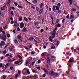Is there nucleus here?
Wrapping results in <instances>:
<instances>
[{
	"instance_id": "1",
	"label": "nucleus",
	"mask_w": 79,
	"mask_h": 79,
	"mask_svg": "<svg viewBox=\"0 0 79 79\" xmlns=\"http://www.w3.org/2000/svg\"><path fill=\"white\" fill-rule=\"evenodd\" d=\"M5 45V42L3 41H2L0 44V47H2L3 46Z\"/></svg>"
},
{
	"instance_id": "2",
	"label": "nucleus",
	"mask_w": 79,
	"mask_h": 79,
	"mask_svg": "<svg viewBox=\"0 0 79 79\" xmlns=\"http://www.w3.org/2000/svg\"><path fill=\"white\" fill-rule=\"evenodd\" d=\"M1 39L2 40H3V41H6V40L7 39L6 36H3L2 35Z\"/></svg>"
},
{
	"instance_id": "3",
	"label": "nucleus",
	"mask_w": 79,
	"mask_h": 79,
	"mask_svg": "<svg viewBox=\"0 0 79 79\" xmlns=\"http://www.w3.org/2000/svg\"><path fill=\"white\" fill-rule=\"evenodd\" d=\"M50 75H54V76H56L57 73H55L53 71H51L49 72Z\"/></svg>"
},
{
	"instance_id": "4",
	"label": "nucleus",
	"mask_w": 79,
	"mask_h": 79,
	"mask_svg": "<svg viewBox=\"0 0 79 79\" xmlns=\"http://www.w3.org/2000/svg\"><path fill=\"white\" fill-rule=\"evenodd\" d=\"M24 24H23V23L22 22L20 23V28L21 29H23L24 27Z\"/></svg>"
},
{
	"instance_id": "5",
	"label": "nucleus",
	"mask_w": 79,
	"mask_h": 79,
	"mask_svg": "<svg viewBox=\"0 0 79 79\" xmlns=\"http://www.w3.org/2000/svg\"><path fill=\"white\" fill-rule=\"evenodd\" d=\"M28 69L27 68H25L23 69V73H26V72H27V71Z\"/></svg>"
},
{
	"instance_id": "6",
	"label": "nucleus",
	"mask_w": 79,
	"mask_h": 79,
	"mask_svg": "<svg viewBox=\"0 0 79 79\" xmlns=\"http://www.w3.org/2000/svg\"><path fill=\"white\" fill-rule=\"evenodd\" d=\"M47 62L48 64H50V58L49 57L47 58Z\"/></svg>"
},
{
	"instance_id": "7",
	"label": "nucleus",
	"mask_w": 79,
	"mask_h": 79,
	"mask_svg": "<svg viewBox=\"0 0 79 79\" xmlns=\"http://www.w3.org/2000/svg\"><path fill=\"white\" fill-rule=\"evenodd\" d=\"M55 27L56 28H57V27H61V24H56L55 25Z\"/></svg>"
},
{
	"instance_id": "8",
	"label": "nucleus",
	"mask_w": 79,
	"mask_h": 79,
	"mask_svg": "<svg viewBox=\"0 0 79 79\" xmlns=\"http://www.w3.org/2000/svg\"><path fill=\"white\" fill-rule=\"evenodd\" d=\"M22 31L23 32H27V29H26V28H24L22 29Z\"/></svg>"
},
{
	"instance_id": "9",
	"label": "nucleus",
	"mask_w": 79,
	"mask_h": 79,
	"mask_svg": "<svg viewBox=\"0 0 79 79\" xmlns=\"http://www.w3.org/2000/svg\"><path fill=\"white\" fill-rule=\"evenodd\" d=\"M56 34V33L55 32L53 31L52 33V39H54L55 38V35Z\"/></svg>"
},
{
	"instance_id": "10",
	"label": "nucleus",
	"mask_w": 79,
	"mask_h": 79,
	"mask_svg": "<svg viewBox=\"0 0 79 79\" xmlns=\"http://www.w3.org/2000/svg\"><path fill=\"white\" fill-rule=\"evenodd\" d=\"M60 21V19H57L56 20H55V24H56L58 23L59 22V21Z\"/></svg>"
},
{
	"instance_id": "11",
	"label": "nucleus",
	"mask_w": 79,
	"mask_h": 79,
	"mask_svg": "<svg viewBox=\"0 0 79 79\" xmlns=\"http://www.w3.org/2000/svg\"><path fill=\"white\" fill-rule=\"evenodd\" d=\"M15 61V59H13L12 60H8V62H9V63H11V62H13V61Z\"/></svg>"
},
{
	"instance_id": "12",
	"label": "nucleus",
	"mask_w": 79,
	"mask_h": 79,
	"mask_svg": "<svg viewBox=\"0 0 79 79\" xmlns=\"http://www.w3.org/2000/svg\"><path fill=\"white\" fill-rule=\"evenodd\" d=\"M73 18H74V16L73 15H71L70 17V19H73Z\"/></svg>"
},
{
	"instance_id": "13",
	"label": "nucleus",
	"mask_w": 79,
	"mask_h": 79,
	"mask_svg": "<svg viewBox=\"0 0 79 79\" xmlns=\"http://www.w3.org/2000/svg\"><path fill=\"white\" fill-rule=\"evenodd\" d=\"M21 33H20L19 35H18L17 36V38L19 39L21 38Z\"/></svg>"
},
{
	"instance_id": "14",
	"label": "nucleus",
	"mask_w": 79,
	"mask_h": 79,
	"mask_svg": "<svg viewBox=\"0 0 79 79\" xmlns=\"http://www.w3.org/2000/svg\"><path fill=\"white\" fill-rule=\"evenodd\" d=\"M32 2L34 4H36V3H37V0H35L33 1Z\"/></svg>"
},
{
	"instance_id": "15",
	"label": "nucleus",
	"mask_w": 79,
	"mask_h": 79,
	"mask_svg": "<svg viewBox=\"0 0 79 79\" xmlns=\"http://www.w3.org/2000/svg\"><path fill=\"white\" fill-rule=\"evenodd\" d=\"M73 60V58H71L69 60V61L70 63H72Z\"/></svg>"
},
{
	"instance_id": "16",
	"label": "nucleus",
	"mask_w": 79,
	"mask_h": 79,
	"mask_svg": "<svg viewBox=\"0 0 79 79\" xmlns=\"http://www.w3.org/2000/svg\"><path fill=\"white\" fill-rule=\"evenodd\" d=\"M27 60L28 61H29V62H31V61H32V58L29 57V58H28Z\"/></svg>"
},
{
	"instance_id": "17",
	"label": "nucleus",
	"mask_w": 79,
	"mask_h": 79,
	"mask_svg": "<svg viewBox=\"0 0 79 79\" xmlns=\"http://www.w3.org/2000/svg\"><path fill=\"white\" fill-rule=\"evenodd\" d=\"M3 29L5 30V29H8V25H7L5 27H3Z\"/></svg>"
},
{
	"instance_id": "18",
	"label": "nucleus",
	"mask_w": 79,
	"mask_h": 79,
	"mask_svg": "<svg viewBox=\"0 0 79 79\" xmlns=\"http://www.w3.org/2000/svg\"><path fill=\"white\" fill-rule=\"evenodd\" d=\"M26 73L28 74H31L30 72H29V70L28 69Z\"/></svg>"
},
{
	"instance_id": "19",
	"label": "nucleus",
	"mask_w": 79,
	"mask_h": 79,
	"mask_svg": "<svg viewBox=\"0 0 79 79\" xmlns=\"http://www.w3.org/2000/svg\"><path fill=\"white\" fill-rule=\"evenodd\" d=\"M9 65H10V63H7L6 64V65L5 66V67L6 68H8V66H9Z\"/></svg>"
},
{
	"instance_id": "20",
	"label": "nucleus",
	"mask_w": 79,
	"mask_h": 79,
	"mask_svg": "<svg viewBox=\"0 0 79 79\" xmlns=\"http://www.w3.org/2000/svg\"><path fill=\"white\" fill-rule=\"evenodd\" d=\"M34 40V38L33 37H31L28 40Z\"/></svg>"
},
{
	"instance_id": "21",
	"label": "nucleus",
	"mask_w": 79,
	"mask_h": 79,
	"mask_svg": "<svg viewBox=\"0 0 79 79\" xmlns=\"http://www.w3.org/2000/svg\"><path fill=\"white\" fill-rule=\"evenodd\" d=\"M19 21H21L23 20V17H21L19 19Z\"/></svg>"
},
{
	"instance_id": "22",
	"label": "nucleus",
	"mask_w": 79,
	"mask_h": 79,
	"mask_svg": "<svg viewBox=\"0 0 79 79\" xmlns=\"http://www.w3.org/2000/svg\"><path fill=\"white\" fill-rule=\"evenodd\" d=\"M55 8H56V6H53V11H56V9H55Z\"/></svg>"
},
{
	"instance_id": "23",
	"label": "nucleus",
	"mask_w": 79,
	"mask_h": 79,
	"mask_svg": "<svg viewBox=\"0 0 79 79\" xmlns=\"http://www.w3.org/2000/svg\"><path fill=\"white\" fill-rule=\"evenodd\" d=\"M34 24L35 26H36V25H38L39 24H38V22H34Z\"/></svg>"
},
{
	"instance_id": "24",
	"label": "nucleus",
	"mask_w": 79,
	"mask_h": 79,
	"mask_svg": "<svg viewBox=\"0 0 79 79\" xmlns=\"http://www.w3.org/2000/svg\"><path fill=\"white\" fill-rule=\"evenodd\" d=\"M24 19L25 20V21H26V22H28V19H27L26 18L24 17Z\"/></svg>"
},
{
	"instance_id": "25",
	"label": "nucleus",
	"mask_w": 79,
	"mask_h": 79,
	"mask_svg": "<svg viewBox=\"0 0 79 79\" xmlns=\"http://www.w3.org/2000/svg\"><path fill=\"white\" fill-rule=\"evenodd\" d=\"M72 11H76V9H71Z\"/></svg>"
},
{
	"instance_id": "26",
	"label": "nucleus",
	"mask_w": 79,
	"mask_h": 79,
	"mask_svg": "<svg viewBox=\"0 0 79 79\" xmlns=\"http://www.w3.org/2000/svg\"><path fill=\"white\" fill-rule=\"evenodd\" d=\"M17 57H18L19 58H20V59H22V57H21L20 55H17Z\"/></svg>"
},
{
	"instance_id": "27",
	"label": "nucleus",
	"mask_w": 79,
	"mask_h": 79,
	"mask_svg": "<svg viewBox=\"0 0 79 79\" xmlns=\"http://www.w3.org/2000/svg\"><path fill=\"white\" fill-rule=\"evenodd\" d=\"M12 0H9L8 2H7V4H9L11 3Z\"/></svg>"
},
{
	"instance_id": "28",
	"label": "nucleus",
	"mask_w": 79,
	"mask_h": 79,
	"mask_svg": "<svg viewBox=\"0 0 79 79\" xmlns=\"http://www.w3.org/2000/svg\"><path fill=\"white\" fill-rule=\"evenodd\" d=\"M34 63H35V62H33L30 64V65L31 66H33L34 64Z\"/></svg>"
},
{
	"instance_id": "29",
	"label": "nucleus",
	"mask_w": 79,
	"mask_h": 79,
	"mask_svg": "<svg viewBox=\"0 0 79 79\" xmlns=\"http://www.w3.org/2000/svg\"><path fill=\"white\" fill-rule=\"evenodd\" d=\"M2 77L3 79H5L6 78V76L5 75H3L1 77V78Z\"/></svg>"
},
{
	"instance_id": "30",
	"label": "nucleus",
	"mask_w": 79,
	"mask_h": 79,
	"mask_svg": "<svg viewBox=\"0 0 79 79\" xmlns=\"http://www.w3.org/2000/svg\"><path fill=\"white\" fill-rule=\"evenodd\" d=\"M43 11V9H42L40 10V13H42V12Z\"/></svg>"
},
{
	"instance_id": "31",
	"label": "nucleus",
	"mask_w": 79,
	"mask_h": 79,
	"mask_svg": "<svg viewBox=\"0 0 79 79\" xmlns=\"http://www.w3.org/2000/svg\"><path fill=\"white\" fill-rule=\"evenodd\" d=\"M14 42L15 43H18V41H17L16 40H15V39L14 40Z\"/></svg>"
},
{
	"instance_id": "32",
	"label": "nucleus",
	"mask_w": 79,
	"mask_h": 79,
	"mask_svg": "<svg viewBox=\"0 0 79 79\" xmlns=\"http://www.w3.org/2000/svg\"><path fill=\"white\" fill-rule=\"evenodd\" d=\"M49 41H50V42H53V40H52V37H50L49 38Z\"/></svg>"
},
{
	"instance_id": "33",
	"label": "nucleus",
	"mask_w": 79,
	"mask_h": 79,
	"mask_svg": "<svg viewBox=\"0 0 79 79\" xmlns=\"http://www.w3.org/2000/svg\"><path fill=\"white\" fill-rule=\"evenodd\" d=\"M55 47L54 46H52L50 48V49H55Z\"/></svg>"
},
{
	"instance_id": "34",
	"label": "nucleus",
	"mask_w": 79,
	"mask_h": 79,
	"mask_svg": "<svg viewBox=\"0 0 79 79\" xmlns=\"http://www.w3.org/2000/svg\"><path fill=\"white\" fill-rule=\"evenodd\" d=\"M56 10H60V9L59 8V7H58V6H56Z\"/></svg>"
},
{
	"instance_id": "35",
	"label": "nucleus",
	"mask_w": 79,
	"mask_h": 79,
	"mask_svg": "<svg viewBox=\"0 0 79 79\" xmlns=\"http://www.w3.org/2000/svg\"><path fill=\"white\" fill-rule=\"evenodd\" d=\"M45 72L46 74H48V72L47 70L45 71Z\"/></svg>"
},
{
	"instance_id": "36",
	"label": "nucleus",
	"mask_w": 79,
	"mask_h": 79,
	"mask_svg": "<svg viewBox=\"0 0 79 79\" xmlns=\"http://www.w3.org/2000/svg\"><path fill=\"white\" fill-rule=\"evenodd\" d=\"M51 58H56V57L54 56H51Z\"/></svg>"
},
{
	"instance_id": "37",
	"label": "nucleus",
	"mask_w": 79,
	"mask_h": 79,
	"mask_svg": "<svg viewBox=\"0 0 79 79\" xmlns=\"http://www.w3.org/2000/svg\"><path fill=\"white\" fill-rule=\"evenodd\" d=\"M42 69L43 70V71H44V72L46 71V70H47V69L44 68H42Z\"/></svg>"
},
{
	"instance_id": "38",
	"label": "nucleus",
	"mask_w": 79,
	"mask_h": 79,
	"mask_svg": "<svg viewBox=\"0 0 79 79\" xmlns=\"http://www.w3.org/2000/svg\"><path fill=\"white\" fill-rule=\"evenodd\" d=\"M43 6V4L42 3H41L40 5V8H42V6Z\"/></svg>"
},
{
	"instance_id": "39",
	"label": "nucleus",
	"mask_w": 79,
	"mask_h": 79,
	"mask_svg": "<svg viewBox=\"0 0 79 79\" xmlns=\"http://www.w3.org/2000/svg\"><path fill=\"white\" fill-rule=\"evenodd\" d=\"M70 5H72V0H69Z\"/></svg>"
},
{
	"instance_id": "40",
	"label": "nucleus",
	"mask_w": 79,
	"mask_h": 79,
	"mask_svg": "<svg viewBox=\"0 0 79 79\" xmlns=\"http://www.w3.org/2000/svg\"><path fill=\"white\" fill-rule=\"evenodd\" d=\"M14 3L15 5V6H18V4H17V3H16V2H14Z\"/></svg>"
},
{
	"instance_id": "41",
	"label": "nucleus",
	"mask_w": 79,
	"mask_h": 79,
	"mask_svg": "<svg viewBox=\"0 0 79 79\" xmlns=\"http://www.w3.org/2000/svg\"><path fill=\"white\" fill-rule=\"evenodd\" d=\"M66 18H67V19H69V15L68 14L67 15V16H66Z\"/></svg>"
},
{
	"instance_id": "42",
	"label": "nucleus",
	"mask_w": 79,
	"mask_h": 79,
	"mask_svg": "<svg viewBox=\"0 0 79 79\" xmlns=\"http://www.w3.org/2000/svg\"><path fill=\"white\" fill-rule=\"evenodd\" d=\"M7 37H8V38L10 37V35L9 34H7Z\"/></svg>"
},
{
	"instance_id": "43",
	"label": "nucleus",
	"mask_w": 79,
	"mask_h": 79,
	"mask_svg": "<svg viewBox=\"0 0 79 79\" xmlns=\"http://www.w3.org/2000/svg\"><path fill=\"white\" fill-rule=\"evenodd\" d=\"M33 73H37V71L36 70H32Z\"/></svg>"
},
{
	"instance_id": "44",
	"label": "nucleus",
	"mask_w": 79,
	"mask_h": 79,
	"mask_svg": "<svg viewBox=\"0 0 79 79\" xmlns=\"http://www.w3.org/2000/svg\"><path fill=\"white\" fill-rule=\"evenodd\" d=\"M19 63V62L18 61H17L16 62H15V64H18Z\"/></svg>"
},
{
	"instance_id": "45",
	"label": "nucleus",
	"mask_w": 79,
	"mask_h": 79,
	"mask_svg": "<svg viewBox=\"0 0 79 79\" xmlns=\"http://www.w3.org/2000/svg\"><path fill=\"white\" fill-rule=\"evenodd\" d=\"M41 63V61H40V60H39L38 61V63L39 64L40 63Z\"/></svg>"
},
{
	"instance_id": "46",
	"label": "nucleus",
	"mask_w": 79,
	"mask_h": 79,
	"mask_svg": "<svg viewBox=\"0 0 79 79\" xmlns=\"http://www.w3.org/2000/svg\"><path fill=\"white\" fill-rule=\"evenodd\" d=\"M2 15H3V14H2V12H0V17H2Z\"/></svg>"
},
{
	"instance_id": "47",
	"label": "nucleus",
	"mask_w": 79,
	"mask_h": 79,
	"mask_svg": "<svg viewBox=\"0 0 79 79\" xmlns=\"http://www.w3.org/2000/svg\"><path fill=\"white\" fill-rule=\"evenodd\" d=\"M27 64H28V62H26L25 64V66H27Z\"/></svg>"
},
{
	"instance_id": "48",
	"label": "nucleus",
	"mask_w": 79,
	"mask_h": 79,
	"mask_svg": "<svg viewBox=\"0 0 79 79\" xmlns=\"http://www.w3.org/2000/svg\"><path fill=\"white\" fill-rule=\"evenodd\" d=\"M5 10V8L2 7L1 8V11H2V10Z\"/></svg>"
},
{
	"instance_id": "49",
	"label": "nucleus",
	"mask_w": 79,
	"mask_h": 79,
	"mask_svg": "<svg viewBox=\"0 0 79 79\" xmlns=\"http://www.w3.org/2000/svg\"><path fill=\"white\" fill-rule=\"evenodd\" d=\"M18 7L20 8H23V7L19 5H18Z\"/></svg>"
},
{
	"instance_id": "50",
	"label": "nucleus",
	"mask_w": 79,
	"mask_h": 79,
	"mask_svg": "<svg viewBox=\"0 0 79 79\" xmlns=\"http://www.w3.org/2000/svg\"><path fill=\"white\" fill-rule=\"evenodd\" d=\"M3 53H4V54H6V51H4V52H3Z\"/></svg>"
},
{
	"instance_id": "51",
	"label": "nucleus",
	"mask_w": 79,
	"mask_h": 79,
	"mask_svg": "<svg viewBox=\"0 0 79 79\" xmlns=\"http://www.w3.org/2000/svg\"><path fill=\"white\" fill-rule=\"evenodd\" d=\"M45 20V19L44 18H43L42 20V22L44 23Z\"/></svg>"
},
{
	"instance_id": "52",
	"label": "nucleus",
	"mask_w": 79,
	"mask_h": 79,
	"mask_svg": "<svg viewBox=\"0 0 79 79\" xmlns=\"http://www.w3.org/2000/svg\"><path fill=\"white\" fill-rule=\"evenodd\" d=\"M65 19H63L62 20V23H63V24H64V22H65Z\"/></svg>"
},
{
	"instance_id": "53",
	"label": "nucleus",
	"mask_w": 79,
	"mask_h": 79,
	"mask_svg": "<svg viewBox=\"0 0 79 79\" xmlns=\"http://www.w3.org/2000/svg\"><path fill=\"white\" fill-rule=\"evenodd\" d=\"M35 53V52L33 51L31 52V55H34Z\"/></svg>"
},
{
	"instance_id": "54",
	"label": "nucleus",
	"mask_w": 79,
	"mask_h": 79,
	"mask_svg": "<svg viewBox=\"0 0 79 79\" xmlns=\"http://www.w3.org/2000/svg\"><path fill=\"white\" fill-rule=\"evenodd\" d=\"M11 15L12 16H14V13L13 11H11Z\"/></svg>"
},
{
	"instance_id": "55",
	"label": "nucleus",
	"mask_w": 79,
	"mask_h": 79,
	"mask_svg": "<svg viewBox=\"0 0 79 79\" xmlns=\"http://www.w3.org/2000/svg\"><path fill=\"white\" fill-rule=\"evenodd\" d=\"M41 56H45V53H43L42 54H41Z\"/></svg>"
},
{
	"instance_id": "56",
	"label": "nucleus",
	"mask_w": 79,
	"mask_h": 79,
	"mask_svg": "<svg viewBox=\"0 0 79 79\" xmlns=\"http://www.w3.org/2000/svg\"><path fill=\"white\" fill-rule=\"evenodd\" d=\"M36 68H37V69H38L39 70H40V67H37Z\"/></svg>"
},
{
	"instance_id": "57",
	"label": "nucleus",
	"mask_w": 79,
	"mask_h": 79,
	"mask_svg": "<svg viewBox=\"0 0 79 79\" xmlns=\"http://www.w3.org/2000/svg\"><path fill=\"white\" fill-rule=\"evenodd\" d=\"M59 41H57V46H58V45H59Z\"/></svg>"
},
{
	"instance_id": "58",
	"label": "nucleus",
	"mask_w": 79,
	"mask_h": 79,
	"mask_svg": "<svg viewBox=\"0 0 79 79\" xmlns=\"http://www.w3.org/2000/svg\"><path fill=\"white\" fill-rule=\"evenodd\" d=\"M0 67L1 68H2V67H3V64H1Z\"/></svg>"
},
{
	"instance_id": "59",
	"label": "nucleus",
	"mask_w": 79,
	"mask_h": 79,
	"mask_svg": "<svg viewBox=\"0 0 79 79\" xmlns=\"http://www.w3.org/2000/svg\"><path fill=\"white\" fill-rule=\"evenodd\" d=\"M8 47V45H6V46H5V48H4V50H5V49H6V48H7V47Z\"/></svg>"
},
{
	"instance_id": "60",
	"label": "nucleus",
	"mask_w": 79,
	"mask_h": 79,
	"mask_svg": "<svg viewBox=\"0 0 79 79\" xmlns=\"http://www.w3.org/2000/svg\"><path fill=\"white\" fill-rule=\"evenodd\" d=\"M8 56H9V54H6V57H8Z\"/></svg>"
},
{
	"instance_id": "61",
	"label": "nucleus",
	"mask_w": 79,
	"mask_h": 79,
	"mask_svg": "<svg viewBox=\"0 0 79 79\" xmlns=\"http://www.w3.org/2000/svg\"><path fill=\"white\" fill-rule=\"evenodd\" d=\"M34 41L35 42V43H37V41H36L35 39H34Z\"/></svg>"
},
{
	"instance_id": "62",
	"label": "nucleus",
	"mask_w": 79,
	"mask_h": 79,
	"mask_svg": "<svg viewBox=\"0 0 79 79\" xmlns=\"http://www.w3.org/2000/svg\"><path fill=\"white\" fill-rule=\"evenodd\" d=\"M36 77V78L38 77V76H37L36 75H34V78H35Z\"/></svg>"
},
{
	"instance_id": "63",
	"label": "nucleus",
	"mask_w": 79,
	"mask_h": 79,
	"mask_svg": "<svg viewBox=\"0 0 79 79\" xmlns=\"http://www.w3.org/2000/svg\"><path fill=\"white\" fill-rule=\"evenodd\" d=\"M41 32H44V30L43 29H41L40 31Z\"/></svg>"
},
{
	"instance_id": "64",
	"label": "nucleus",
	"mask_w": 79,
	"mask_h": 79,
	"mask_svg": "<svg viewBox=\"0 0 79 79\" xmlns=\"http://www.w3.org/2000/svg\"><path fill=\"white\" fill-rule=\"evenodd\" d=\"M43 48H44V49H45V48H46V46H44Z\"/></svg>"
}]
</instances>
